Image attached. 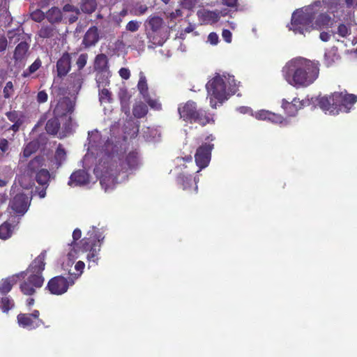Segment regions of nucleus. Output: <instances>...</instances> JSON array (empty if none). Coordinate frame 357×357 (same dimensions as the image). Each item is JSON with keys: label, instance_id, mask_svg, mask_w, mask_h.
<instances>
[{"label": "nucleus", "instance_id": "obj_64", "mask_svg": "<svg viewBox=\"0 0 357 357\" xmlns=\"http://www.w3.org/2000/svg\"><path fill=\"white\" fill-rule=\"evenodd\" d=\"M89 144L91 146H94L95 142H92V138H98L100 137L99 132L98 131H92L89 132Z\"/></svg>", "mask_w": 357, "mask_h": 357}, {"label": "nucleus", "instance_id": "obj_46", "mask_svg": "<svg viewBox=\"0 0 357 357\" xmlns=\"http://www.w3.org/2000/svg\"><path fill=\"white\" fill-rule=\"evenodd\" d=\"M88 55L86 54H82L79 56L77 60V66L79 70H82L86 64Z\"/></svg>", "mask_w": 357, "mask_h": 357}, {"label": "nucleus", "instance_id": "obj_33", "mask_svg": "<svg viewBox=\"0 0 357 357\" xmlns=\"http://www.w3.org/2000/svg\"><path fill=\"white\" fill-rule=\"evenodd\" d=\"M14 305L13 300L7 296H3L0 301V307L4 312H8Z\"/></svg>", "mask_w": 357, "mask_h": 357}, {"label": "nucleus", "instance_id": "obj_7", "mask_svg": "<svg viewBox=\"0 0 357 357\" xmlns=\"http://www.w3.org/2000/svg\"><path fill=\"white\" fill-rule=\"evenodd\" d=\"M178 111L181 119L190 123L197 122L202 126H205L213 121L202 110H197L196 103L193 101L190 100L185 104L180 105Z\"/></svg>", "mask_w": 357, "mask_h": 357}, {"label": "nucleus", "instance_id": "obj_30", "mask_svg": "<svg viewBox=\"0 0 357 357\" xmlns=\"http://www.w3.org/2000/svg\"><path fill=\"white\" fill-rule=\"evenodd\" d=\"M70 82L72 84V88L74 91L77 92L82 87L83 83V78L80 73L72 74L70 76Z\"/></svg>", "mask_w": 357, "mask_h": 357}, {"label": "nucleus", "instance_id": "obj_6", "mask_svg": "<svg viewBox=\"0 0 357 357\" xmlns=\"http://www.w3.org/2000/svg\"><path fill=\"white\" fill-rule=\"evenodd\" d=\"M357 101V96L348 94L346 91L335 92L331 96H324L319 98V107L329 114L336 115L340 112H349L351 105Z\"/></svg>", "mask_w": 357, "mask_h": 357}, {"label": "nucleus", "instance_id": "obj_36", "mask_svg": "<svg viewBox=\"0 0 357 357\" xmlns=\"http://www.w3.org/2000/svg\"><path fill=\"white\" fill-rule=\"evenodd\" d=\"M41 61L38 59H36L28 68V70L24 71L23 76L27 77L31 74L35 73L41 66Z\"/></svg>", "mask_w": 357, "mask_h": 357}, {"label": "nucleus", "instance_id": "obj_4", "mask_svg": "<svg viewBox=\"0 0 357 357\" xmlns=\"http://www.w3.org/2000/svg\"><path fill=\"white\" fill-rule=\"evenodd\" d=\"M46 252H42L29 265L25 272L29 276L24 282L20 284V289L25 295H32L36 289L40 288L44 282L42 273L45 266Z\"/></svg>", "mask_w": 357, "mask_h": 357}, {"label": "nucleus", "instance_id": "obj_34", "mask_svg": "<svg viewBox=\"0 0 357 357\" xmlns=\"http://www.w3.org/2000/svg\"><path fill=\"white\" fill-rule=\"evenodd\" d=\"M98 91L99 100L101 103L111 102L112 93L106 87H102L100 89H98Z\"/></svg>", "mask_w": 357, "mask_h": 357}, {"label": "nucleus", "instance_id": "obj_49", "mask_svg": "<svg viewBox=\"0 0 357 357\" xmlns=\"http://www.w3.org/2000/svg\"><path fill=\"white\" fill-rule=\"evenodd\" d=\"M271 112L267 110H261L255 115V118L259 120H268Z\"/></svg>", "mask_w": 357, "mask_h": 357}, {"label": "nucleus", "instance_id": "obj_32", "mask_svg": "<svg viewBox=\"0 0 357 357\" xmlns=\"http://www.w3.org/2000/svg\"><path fill=\"white\" fill-rule=\"evenodd\" d=\"M55 160L56 162L57 167L61 165L63 162L66 159V152L63 148L61 144H59L56 149L55 156Z\"/></svg>", "mask_w": 357, "mask_h": 357}, {"label": "nucleus", "instance_id": "obj_8", "mask_svg": "<svg viewBox=\"0 0 357 357\" xmlns=\"http://www.w3.org/2000/svg\"><path fill=\"white\" fill-rule=\"evenodd\" d=\"M43 165V158L42 157H36L28 165V171L31 173L37 183L47 188L50 174L48 170L40 169Z\"/></svg>", "mask_w": 357, "mask_h": 357}, {"label": "nucleus", "instance_id": "obj_44", "mask_svg": "<svg viewBox=\"0 0 357 357\" xmlns=\"http://www.w3.org/2000/svg\"><path fill=\"white\" fill-rule=\"evenodd\" d=\"M139 26L140 22L137 20H131L126 24V29L127 31L135 32L139 29Z\"/></svg>", "mask_w": 357, "mask_h": 357}, {"label": "nucleus", "instance_id": "obj_1", "mask_svg": "<svg viewBox=\"0 0 357 357\" xmlns=\"http://www.w3.org/2000/svg\"><path fill=\"white\" fill-rule=\"evenodd\" d=\"M139 165L137 153L130 151L126 156L119 153H105L94 169V174L100 179L105 192L112 190L117 182L120 172L135 169Z\"/></svg>", "mask_w": 357, "mask_h": 357}, {"label": "nucleus", "instance_id": "obj_16", "mask_svg": "<svg viewBox=\"0 0 357 357\" xmlns=\"http://www.w3.org/2000/svg\"><path fill=\"white\" fill-rule=\"evenodd\" d=\"M24 274L25 272L22 271L3 280L0 286V292L2 294H6L9 292L11 290L13 286L15 284L20 278H24Z\"/></svg>", "mask_w": 357, "mask_h": 357}, {"label": "nucleus", "instance_id": "obj_11", "mask_svg": "<svg viewBox=\"0 0 357 357\" xmlns=\"http://www.w3.org/2000/svg\"><path fill=\"white\" fill-rule=\"evenodd\" d=\"M213 147V144H204L197 149L195 158L197 165L199 167L197 172L208 165Z\"/></svg>", "mask_w": 357, "mask_h": 357}, {"label": "nucleus", "instance_id": "obj_28", "mask_svg": "<svg viewBox=\"0 0 357 357\" xmlns=\"http://www.w3.org/2000/svg\"><path fill=\"white\" fill-rule=\"evenodd\" d=\"M96 6V0H82L80 3V8L84 13L91 14L93 13Z\"/></svg>", "mask_w": 357, "mask_h": 357}, {"label": "nucleus", "instance_id": "obj_35", "mask_svg": "<svg viewBox=\"0 0 357 357\" xmlns=\"http://www.w3.org/2000/svg\"><path fill=\"white\" fill-rule=\"evenodd\" d=\"M333 34L337 33L340 36L345 38L351 34V29L349 25L340 24L337 26L336 32H332Z\"/></svg>", "mask_w": 357, "mask_h": 357}, {"label": "nucleus", "instance_id": "obj_25", "mask_svg": "<svg viewBox=\"0 0 357 357\" xmlns=\"http://www.w3.org/2000/svg\"><path fill=\"white\" fill-rule=\"evenodd\" d=\"M26 173L23 174L19 178V183L20 185L24 189H29L34 185V181L33 179V175L30 172L26 170Z\"/></svg>", "mask_w": 357, "mask_h": 357}, {"label": "nucleus", "instance_id": "obj_37", "mask_svg": "<svg viewBox=\"0 0 357 357\" xmlns=\"http://www.w3.org/2000/svg\"><path fill=\"white\" fill-rule=\"evenodd\" d=\"M37 148L38 145L36 142H29L24 149L23 156L24 158L29 157L33 153H34L37 150Z\"/></svg>", "mask_w": 357, "mask_h": 357}, {"label": "nucleus", "instance_id": "obj_47", "mask_svg": "<svg viewBox=\"0 0 357 357\" xmlns=\"http://www.w3.org/2000/svg\"><path fill=\"white\" fill-rule=\"evenodd\" d=\"M13 92V85L11 82H8L3 89V96L5 98H9Z\"/></svg>", "mask_w": 357, "mask_h": 357}, {"label": "nucleus", "instance_id": "obj_63", "mask_svg": "<svg viewBox=\"0 0 357 357\" xmlns=\"http://www.w3.org/2000/svg\"><path fill=\"white\" fill-rule=\"evenodd\" d=\"M331 37V34L327 31H322L319 34V38L324 42H328Z\"/></svg>", "mask_w": 357, "mask_h": 357}, {"label": "nucleus", "instance_id": "obj_38", "mask_svg": "<svg viewBox=\"0 0 357 357\" xmlns=\"http://www.w3.org/2000/svg\"><path fill=\"white\" fill-rule=\"evenodd\" d=\"M53 31L51 26H43L38 31V36L43 38H50L53 36Z\"/></svg>", "mask_w": 357, "mask_h": 357}, {"label": "nucleus", "instance_id": "obj_13", "mask_svg": "<svg viewBox=\"0 0 357 357\" xmlns=\"http://www.w3.org/2000/svg\"><path fill=\"white\" fill-rule=\"evenodd\" d=\"M71 68V56L68 52L62 54L56 63V70L59 77L66 76Z\"/></svg>", "mask_w": 357, "mask_h": 357}, {"label": "nucleus", "instance_id": "obj_45", "mask_svg": "<svg viewBox=\"0 0 357 357\" xmlns=\"http://www.w3.org/2000/svg\"><path fill=\"white\" fill-rule=\"evenodd\" d=\"M31 19L35 22H40L46 17L44 13L40 10H36L31 14Z\"/></svg>", "mask_w": 357, "mask_h": 357}, {"label": "nucleus", "instance_id": "obj_43", "mask_svg": "<svg viewBox=\"0 0 357 357\" xmlns=\"http://www.w3.org/2000/svg\"><path fill=\"white\" fill-rule=\"evenodd\" d=\"M201 0H181V5L183 8L191 10L195 7V6Z\"/></svg>", "mask_w": 357, "mask_h": 357}, {"label": "nucleus", "instance_id": "obj_55", "mask_svg": "<svg viewBox=\"0 0 357 357\" xmlns=\"http://www.w3.org/2000/svg\"><path fill=\"white\" fill-rule=\"evenodd\" d=\"M47 94L45 91H40L37 95V101L40 103L45 102L47 100Z\"/></svg>", "mask_w": 357, "mask_h": 357}, {"label": "nucleus", "instance_id": "obj_41", "mask_svg": "<svg viewBox=\"0 0 357 357\" xmlns=\"http://www.w3.org/2000/svg\"><path fill=\"white\" fill-rule=\"evenodd\" d=\"M178 183L182 185L183 190H187L190 183L192 182V179L189 176H185L184 175L178 176L177 178Z\"/></svg>", "mask_w": 357, "mask_h": 357}, {"label": "nucleus", "instance_id": "obj_53", "mask_svg": "<svg viewBox=\"0 0 357 357\" xmlns=\"http://www.w3.org/2000/svg\"><path fill=\"white\" fill-rule=\"evenodd\" d=\"M63 11L65 13H72L77 15L79 14V10L77 7L68 3L66 4L63 7Z\"/></svg>", "mask_w": 357, "mask_h": 357}, {"label": "nucleus", "instance_id": "obj_9", "mask_svg": "<svg viewBox=\"0 0 357 357\" xmlns=\"http://www.w3.org/2000/svg\"><path fill=\"white\" fill-rule=\"evenodd\" d=\"M40 312L35 310L31 313L19 314L17 315V322L23 328L28 329H34L42 325L44 322L39 318Z\"/></svg>", "mask_w": 357, "mask_h": 357}, {"label": "nucleus", "instance_id": "obj_60", "mask_svg": "<svg viewBox=\"0 0 357 357\" xmlns=\"http://www.w3.org/2000/svg\"><path fill=\"white\" fill-rule=\"evenodd\" d=\"M82 232L79 229H75L73 233V243H72L70 245L74 246L75 245V241L81 238Z\"/></svg>", "mask_w": 357, "mask_h": 357}, {"label": "nucleus", "instance_id": "obj_59", "mask_svg": "<svg viewBox=\"0 0 357 357\" xmlns=\"http://www.w3.org/2000/svg\"><path fill=\"white\" fill-rule=\"evenodd\" d=\"M182 15V11L180 9H176L175 11L172 12L167 15V18L174 20Z\"/></svg>", "mask_w": 357, "mask_h": 357}, {"label": "nucleus", "instance_id": "obj_26", "mask_svg": "<svg viewBox=\"0 0 357 357\" xmlns=\"http://www.w3.org/2000/svg\"><path fill=\"white\" fill-rule=\"evenodd\" d=\"M139 79L137 84V89L139 93L143 96L144 98H146L148 94V84L145 75L143 72L139 74Z\"/></svg>", "mask_w": 357, "mask_h": 357}, {"label": "nucleus", "instance_id": "obj_52", "mask_svg": "<svg viewBox=\"0 0 357 357\" xmlns=\"http://www.w3.org/2000/svg\"><path fill=\"white\" fill-rule=\"evenodd\" d=\"M84 263L82 261H79L76 263L75 266V268L77 271H78L79 273L77 274H75V278H79L81 274L82 273V271H83V269L84 268ZM70 275H74V273H69Z\"/></svg>", "mask_w": 357, "mask_h": 357}, {"label": "nucleus", "instance_id": "obj_14", "mask_svg": "<svg viewBox=\"0 0 357 357\" xmlns=\"http://www.w3.org/2000/svg\"><path fill=\"white\" fill-rule=\"evenodd\" d=\"M89 183V174L84 170H78L70 176L68 185L70 186H82Z\"/></svg>", "mask_w": 357, "mask_h": 357}, {"label": "nucleus", "instance_id": "obj_5", "mask_svg": "<svg viewBox=\"0 0 357 357\" xmlns=\"http://www.w3.org/2000/svg\"><path fill=\"white\" fill-rule=\"evenodd\" d=\"M320 1L298 10L292 14L291 21L289 25V30L295 34L305 36L312 30V21L319 11Z\"/></svg>", "mask_w": 357, "mask_h": 357}, {"label": "nucleus", "instance_id": "obj_57", "mask_svg": "<svg viewBox=\"0 0 357 357\" xmlns=\"http://www.w3.org/2000/svg\"><path fill=\"white\" fill-rule=\"evenodd\" d=\"M119 75L121 77V78H123L124 79H129V77L130 76V72L129 69L126 68H121L119 70Z\"/></svg>", "mask_w": 357, "mask_h": 357}, {"label": "nucleus", "instance_id": "obj_62", "mask_svg": "<svg viewBox=\"0 0 357 357\" xmlns=\"http://www.w3.org/2000/svg\"><path fill=\"white\" fill-rule=\"evenodd\" d=\"M191 161H192V157L190 155L186 156L185 158L178 157L175 160V162H176V165H178V166L181 165L182 162H191Z\"/></svg>", "mask_w": 357, "mask_h": 357}, {"label": "nucleus", "instance_id": "obj_50", "mask_svg": "<svg viewBox=\"0 0 357 357\" xmlns=\"http://www.w3.org/2000/svg\"><path fill=\"white\" fill-rule=\"evenodd\" d=\"M324 57L327 66L331 65L335 61V59H337L335 54L332 52H326Z\"/></svg>", "mask_w": 357, "mask_h": 357}, {"label": "nucleus", "instance_id": "obj_29", "mask_svg": "<svg viewBox=\"0 0 357 357\" xmlns=\"http://www.w3.org/2000/svg\"><path fill=\"white\" fill-rule=\"evenodd\" d=\"M60 127V123L56 117L49 119L46 123V131L50 135L57 133Z\"/></svg>", "mask_w": 357, "mask_h": 357}, {"label": "nucleus", "instance_id": "obj_48", "mask_svg": "<svg viewBox=\"0 0 357 357\" xmlns=\"http://www.w3.org/2000/svg\"><path fill=\"white\" fill-rule=\"evenodd\" d=\"M144 100L151 108L157 110L161 109V104L158 102V100H152L149 97V96L146 97V98H144Z\"/></svg>", "mask_w": 357, "mask_h": 357}, {"label": "nucleus", "instance_id": "obj_12", "mask_svg": "<svg viewBox=\"0 0 357 357\" xmlns=\"http://www.w3.org/2000/svg\"><path fill=\"white\" fill-rule=\"evenodd\" d=\"M30 199L24 194L16 195L10 202L9 207L15 213L23 215L28 210Z\"/></svg>", "mask_w": 357, "mask_h": 357}, {"label": "nucleus", "instance_id": "obj_23", "mask_svg": "<svg viewBox=\"0 0 357 357\" xmlns=\"http://www.w3.org/2000/svg\"><path fill=\"white\" fill-rule=\"evenodd\" d=\"M29 45L26 42H21L17 45L14 52V59L17 61H22L26 56Z\"/></svg>", "mask_w": 357, "mask_h": 357}, {"label": "nucleus", "instance_id": "obj_39", "mask_svg": "<svg viewBox=\"0 0 357 357\" xmlns=\"http://www.w3.org/2000/svg\"><path fill=\"white\" fill-rule=\"evenodd\" d=\"M90 252L87 255V259L89 262H94L96 264L98 260V255L100 251V248H91Z\"/></svg>", "mask_w": 357, "mask_h": 357}, {"label": "nucleus", "instance_id": "obj_56", "mask_svg": "<svg viewBox=\"0 0 357 357\" xmlns=\"http://www.w3.org/2000/svg\"><path fill=\"white\" fill-rule=\"evenodd\" d=\"M208 41L211 44V45H217L218 43V36L217 33H214V32H212L211 33H209L208 36Z\"/></svg>", "mask_w": 357, "mask_h": 357}, {"label": "nucleus", "instance_id": "obj_31", "mask_svg": "<svg viewBox=\"0 0 357 357\" xmlns=\"http://www.w3.org/2000/svg\"><path fill=\"white\" fill-rule=\"evenodd\" d=\"M147 112L148 109L146 105L142 102L135 103L132 109L133 115L136 118L144 117L146 114Z\"/></svg>", "mask_w": 357, "mask_h": 357}, {"label": "nucleus", "instance_id": "obj_42", "mask_svg": "<svg viewBox=\"0 0 357 357\" xmlns=\"http://www.w3.org/2000/svg\"><path fill=\"white\" fill-rule=\"evenodd\" d=\"M149 8L146 5L143 4H137L133 10V14L136 16H139L145 14Z\"/></svg>", "mask_w": 357, "mask_h": 357}, {"label": "nucleus", "instance_id": "obj_19", "mask_svg": "<svg viewBox=\"0 0 357 357\" xmlns=\"http://www.w3.org/2000/svg\"><path fill=\"white\" fill-rule=\"evenodd\" d=\"M16 228V224H10L7 221L4 222L0 225V239L5 241L10 238Z\"/></svg>", "mask_w": 357, "mask_h": 357}, {"label": "nucleus", "instance_id": "obj_61", "mask_svg": "<svg viewBox=\"0 0 357 357\" xmlns=\"http://www.w3.org/2000/svg\"><path fill=\"white\" fill-rule=\"evenodd\" d=\"M81 243V249L83 252H85V251H87V250H90L91 249V245H90V243L88 241V240L86 239H82L80 242Z\"/></svg>", "mask_w": 357, "mask_h": 357}, {"label": "nucleus", "instance_id": "obj_51", "mask_svg": "<svg viewBox=\"0 0 357 357\" xmlns=\"http://www.w3.org/2000/svg\"><path fill=\"white\" fill-rule=\"evenodd\" d=\"M6 116L12 122L23 121V120L19 117V114L15 111L7 112Z\"/></svg>", "mask_w": 357, "mask_h": 357}, {"label": "nucleus", "instance_id": "obj_18", "mask_svg": "<svg viewBox=\"0 0 357 357\" xmlns=\"http://www.w3.org/2000/svg\"><path fill=\"white\" fill-rule=\"evenodd\" d=\"M302 102L297 98H294L291 102H288L285 99L282 100V107L289 116H294L298 109L302 107Z\"/></svg>", "mask_w": 357, "mask_h": 357}, {"label": "nucleus", "instance_id": "obj_22", "mask_svg": "<svg viewBox=\"0 0 357 357\" xmlns=\"http://www.w3.org/2000/svg\"><path fill=\"white\" fill-rule=\"evenodd\" d=\"M110 72L109 71H100L96 72V80L98 89L102 87H107L109 84Z\"/></svg>", "mask_w": 357, "mask_h": 357}, {"label": "nucleus", "instance_id": "obj_15", "mask_svg": "<svg viewBox=\"0 0 357 357\" xmlns=\"http://www.w3.org/2000/svg\"><path fill=\"white\" fill-rule=\"evenodd\" d=\"M314 20L312 21V30H322L324 29H328L332 27L333 24V20L327 14L322 13L315 17Z\"/></svg>", "mask_w": 357, "mask_h": 357}, {"label": "nucleus", "instance_id": "obj_24", "mask_svg": "<svg viewBox=\"0 0 357 357\" xmlns=\"http://www.w3.org/2000/svg\"><path fill=\"white\" fill-rule=\"evenodd\" d=\"M146 23L153 32H157L162 27L163 20L159 16L151 15L146 20Z\"/></svg>", "mask_w": 357, "mask_h": 357}, {"label": "nucleus", "instance_id": "obj_27", "mask_svg": "<svg viewBox=\"0 0 357 357\" xmlns=\"http://www.w3.org/2000/svg\"><path fill=\"white\" fill-rule=\"evenodd\" d=\"M222 15L221 12L215 10V11H209L204 10L202 12V17L204 20L208 23H215L217 22L220 15Z\"/></svg>", "mask_w": 357, "mask_h": 357}, {"label": "nucleus", "instance_id": "obj_2", "mask_svg": "<svg viewBox=\"0 0 357 357\" xmlns=\"http://www.w3.org/2000/svg\"><path fill=\"white\" fill-rule=\"evenodd\" d=\"M287 82L296 88H305L313 84L319 74V64L304 57L298 56L289 60L282 70Z\"/></svg>", "mask_w": 357, "mask_h": 357}, {"label": "nucleus", "instance_id": "obj_17", "mask_svg": "<svg viewBox=\"0 0 357 357\" xmlns=\"http://www.w3.org/2000/svg\"><path fill=\"white\" fill-rule=\"evenodd\" d=\"M99 40L98 29L96 26L90 27L86 32L82 43L85 47H91L95 45Z\"/></svg>", "mask_w": 357, "mask_h": 357}, {"label": "nucleus", "instance_id": "obj_10", "mask_svg": "<svg viewBox=\"0 0 357 357\" xmlns=\"http://www.w3.org/2000/svg\"><path fill=\"white\" fill-rule=\"evenodd\" d=\"M74 284V280L68 281L64 277L56 276L52 278L47 283V289L52 294L61 295L66 293L70 285Z\"/></svg>", "mask_w": 357, "mask_h": 357}, {"label": "nucleus", "instance_id": "obj_40", "mask_svg": "<svg viewBox=\"0 0 357 357\" xmlns=\"http://www.w3.org/2000/svg\"><path fill=\"white\" fill-rule=\"evenodd\" d=\"M68 107V104L66 101L59 102L54 109V114L56 116H59L65 114L62 110Z\"/></svg>", "mask_w": 357, "mask_h": 357}, {"label": "nucleus", "instance_id": "obj_20", "mask_svg": "<svg viewBox=\"0 0 357 357\" xmlns=\"http://www.w3.org/2000/svg\"><path fill=\"white\" fill-rule=\"evenodd\" d=\"M94 68L96 72L109 71L108 59L105 54H100L96 56L94 63Z\"/></svg>", "mask_w": 357, "mask_h": 357}, {"label": "nucleus", "instance_id": "obj_58", "mask_svg": "<svg viewBox=\"0 0 357 357\" xmlns=\"http://www.w3.org/2000/svg\"><path fill=\"white\" fill-rule=\"evenodd\" d=\"M222 36L227 43H231L232 34L230 31L224 29L222 33Z\"/></svg>", "mask_w": 357, "mask_h": 357}, {"label": "nucleus", "instance_id": "obj_54", "mask_svg": "<svg viewBox=\"0 0 357 357\" xmlns=\"http://www.w3.org/2000/svg\"><path fill=\"white\" fill-rule=\"evenodd\" d=\"M283 118L282 116L271 112L268 121L275 123H282Z\"/></svg>", "mask_w": 357, "mask_h": 357}, {"label": "nucleus", "instance_id": "obj_3", "mask_svg": "<svg viewBox=\"0 0 357 357\" xmlns=\"http://www.w3.org/2000/svg\"><path fill=\"white\" fill-rule=\"evenodd\" d=\"M208 92V96L210 98V105L211 107L216 108L217 100L222 103L228 98V96L235 93L237 84L234 76L226 74H217L213 79L209 80L206 84Z\"/></svg>", "mask_w": 357, "mask_h": 357}, {"label": "nucleus", "instance_id": "obj_21", "mask_svg": "<svg viewBox=\"0 0 357 357\" xmlns=\"http://www.w3.org/2000/svg\"><path fill=\"white\" fill-rule=\"evenodd\" d=\"M46 18L51 24L59 23L63 19L61 10L56 7H52L47 12Z\"/></svg>", "mask_w": 357, "mask_h": 357}]
</instances>
